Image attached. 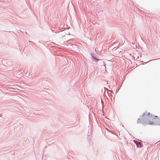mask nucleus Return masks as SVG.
<instances>
[{
	"mask_svg": "<svg viewBox=\"0 0 160 160\" xmlns=\"http://www.w3.org/2000/svg\"><path fill=\"white\" fill-rule=\"evenodd\" d=\"M158 118L157 116H155L149 113H144L137 121V123H142L147 124H153L155 121V118Z\"/></svg>",
	"mask_w": 160,
	"mask_h": 160,
	"instance_id": "1",
	"label": "nucleus"
},
{
	"mask_svg": "<svg viewBox=\"0 0 160 160\" xmlns=\"http://www.w3.org/2000/svg\"><path fill=\"white\" fill-rule=\"evenodd\" d=\"M136 144L137 146L138 147H142L140 142H138L136 140L133 141Z\"/></svg>",
	"mask_w": 160,
	"mask_h": 160,
	"instance_id": "2",
	"label": "nucleus"
}]
</instances>
